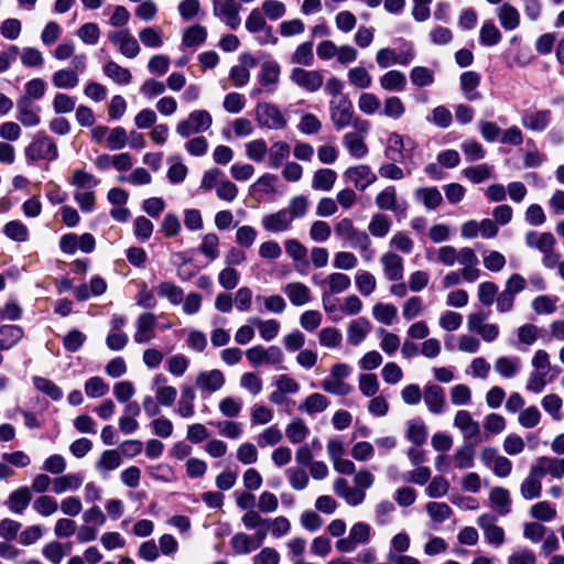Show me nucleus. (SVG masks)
<instances>
[{
  "label": "nucleus",
  "instance_id": "nucleus-1",
  "mask_svg": "<svg viewBox=\"0 0 564 564\" xmlns=\"http://www.w3.org/2000/svg\"><path fill=\"white\" fill-rule=\"evenodd\" d=\"M528 248L538 250L542 253V264L546 269H554L561 259V254L555 251L556 239L552 232L530 230L524 236Z\"/></svg>",
  "mask_w": 564,
  "mask_h": 564
},
{
  "label": "nucleus",
  "instance_id": "nucleus-2",
  "mask_svg": "<svg viewBox=\"0 0 564 564\" xmlns=\"http://www.w3.org/2000/svg\"><path fill=\"white\" fill-rule=\"evenodd\" d=\"M369 122L360 117L355 118L352 121L354 132H347L343 137V145L349 154L356 159L366 156L369 149L365 142L366 134L369 130Z\"/></svg>",
  "mask_w": 564,
  "mask_h": 564
},
{
  "label": "nucleus",
  "instance_id": "nucleus-3",
  "mask_svg": "<svg viewBox=\"0 0 564 564\" xmlns=\"http://www.w3.org/2000/svg\"><path fill=\"white\" fill-rule=\"evenodd\" d=\"M213 124V117L207 110L198 109L192 111L186 119L176 124V133L182 138H189L193 134L207 131Z\"/></svg>",
  "mask_w": 564,
  "mask_h": 564
},
{
  "label": "nucleus",
  "instance_id": "nucleus-4",
  "mask_svg": "<svg viewBox=\"0 0 564 564\" xmlns=\"http://www.w3.org/2000/svg\"><path fill=\"white\" fill-rule=\"evenodd\" d=\"M25 156L31 162L54 161L58 158L57 145L51 137L39 133L33 142L25 148Z\"/></svg>",
  "mask_w": 564,
  "mask_h": 564
},
{
  "label": "nucleus",
  "instance_id": "nucleus-5",
  "mask_svg": "<svg viewBox=\"0 0 564 564\" xmlns=\"http://www.w3.org/2000/svg\"><path fill=\"white\" fill-rule=\"evenodd\" d=\"M453 425L459 430L464 440L470 442V444H478L488 440V435L481 433L479 422L474 420L466 410H459L455 414Z\"/></svg>",
  "mask_w": 564,
  "mask_h": 564
},
{
  "label": "nucleus",
  "instance_id": "nucleus-6",
  "mask_svg": "<svg viewBox=\"0 0 564 564\" xmlns=\"http://www.w3.org/2000/svg\"><path fill=\"white\" fill-rule=\"evenodd\" d=\"M246 29L257 34L256 40L260 45L275 44L278 39L273 35L272 26L265 21V18L260 9H252L246 20Z\"/></svg>",
  "mask_w": 564,
  "mask_h": 564
},
{
  "label": "nucleus",
  "instance_id": "nucleus-7",
  "mask_svg": "<svg viewBox=\"0 0 564 564\" xmlns=\"http://www.w3.org/2000/svg\"><path fill=\"white\" fill-rule=\"evenodd\" d=\"M329 116L337 130H343L348 126H352V121L356 117H354V107L350 99L348 97L330 99Z\"/></svg>",
  "mask_w": 564,
  "mask_h": 564
},
{
  "label": "nucleus",
  "instance_id": "nucleus-8",
  "mask_svg": "<svg viewBox=\"0 0 564 564\" xmlns=\"http://www.w3.org/2000/svg\"><path fill=\"white\" fill-rule=\"evenodd\" d=\"M256 119L260 127L271 130H282L286 127V119L280 109L269 102H260L256 107Z\"/></svg>",
  "mask_w": 564,
  "mask_h": 564
},
{
  "label": "nucleus",
  "instance_id": "nucleus-9",
  "mask_svg": "<svg viewBox=\"0 0 564 564\" xmlns=\"http://www.w3.org/2000/svg\"><path fill=\"white\" fill-rule=\"evenodd\" d=\"M241 4L237 0H213V13L231 30L241 24Z\"/></svg>",
  "mask_w": 564,
  "mask_h": 564
},
{
  "label": "nucleus",
  "instance_id": "nucleus-10",
  "mask_svg": "<svg viewBox=\"0 0 564 564\" xmlns=\"http://www.w3.org/2000/svg\"><path fill=\"white\" fill-rule=\"evenodd\" d=\"M371 528L369 524L365 522L355 523L350 530L347 538H341L336 542L337 551L341 553H351L354 552L359 544H366L370 540Z\"/></svg>",
  "mask_w": 564,
  "mask_h": 564
},
{
  "label": "nucleus",
  "instance_id": "nucleus-11",
  "mask_svg": "<svg viewBox=\"0 0 564 564\" xmlns=\"http://www.w3.org/2000/svg\"><path fill=\"white\" fill-rule=\"evenodd\" d=\"M135 332L133 340L137 344H148L155 338L158 316L152 312H143L135 319Z\"/></svg>",
  "mask_w": 564,
  "mask_h": 564
},
{
  "label": "nucleus",
  "instance_id": "nucleus-12",
  "mask_svg": "<svg viewBox=\"0 0 564 564\" xmlns=\"http://www.w3.org/2000/svg\"><path fill=\"white\" fill-rule=\"evenodd\" d=\"M246 357L254 367H259L263 364L278 365L283 361V354L276 346H270L268 348L260 345L253 346L246 351Z\"/></svg>",
  "mask_w": 564,
  "mask_h": 564
},
{
  "label": "nucleus",
  "instance_id": "nucleus-13",
  "mask_svg": "<svg viewBox=\"0 0 564 564\" xmlns=\"http://www.w3.org/2000/svg\"><path fill=\"white\" fill-rule=\"evenodd\" d=\"M552 122V111L550 109L530 108L523 111L521 124L524 129L533 132L545 131Z\"/></svg>",
  "mask_w": 564,
  "mask_h": 564
},
{
  "label": "nucleus",
  "instance_id": "nucleus-14",
  "mask_svg": "<svg viewBox=\"0 0 564 564\" xmlns=\"http://www.w3.org/2000/svg\"><path fill=\"white\" fill-rule=\"evenodd\" d=\"M498 234V226L494 220L485 218L481 221L468 220L460 227V236L467 239H474L481 236L484 239H490Z\"/></svg>",
  "mask_w": 564,
  "mask_h": 564
},
{
  "label": "nucleus",
  "instance_id": "nucleus-15",
  "mask_svg": "<svg viewBox=\"0 0 564 564\" xmlns=\"http://www.w3.org/2000/svg\"><path fill=\"white\" fill-rule=\"evenodd\" d=\"M290 79L297 87L308 93L317 91L324 83V77L319 70H308L301 67L292 69Z\"/></svg>",
  "mask_w": 564,
  "mask_h": 564
},
{
  "label": "nucleus",
  "instance_id": "nucleus-16",
  "mask_svg": "<svg viewBox=\"0 0 564 564\" xmlns=\"http://www.w3.org/2000/svg\"><path fill=\"white\" fill-rule=\"evenodd\" d=\"M107 36L127 58H134L139 55L141 50L140 45L129 30L111 31Z\"/></svg>",
  "mask_w": 564,
  "mask_h": 564
},
{
  "label": "nucleus",
  "instance_id": "nucleus-17",
  "mask_svg": "<svg viewBox=\"0 0 564 564\" xmlns=\"http://www.w3.org/2000/svg\"><path fill=\"white\" fill-rule=\"evenodd\" d=\"M343 177L360 192H364L369 185L377 181L376 173L366 164L348 167L344 172Z\"/></svg>",
  "mask_w": 564,
  "mask_h": 564
},
{
  "label": "nucleus",
  "instance_id": "nucleus-18",
  "mask_svg": "<svg viewBox=\"0 0 564 564\" xmlns=\"http://www.w3.org/2000/svg\"><path fill=\"white\" fill-rule=\"evenodd\" d=\"M17 119L24 127H36L41 123V107L35 105L33 100L28 97H20L17 100Z\"/></svg>",
  "mask_w": 564,
  "mask_h": 564
},
{
  "label": "nucleus",
  "instance_id": "nucleus-19",
  "mask_svg": "<svg viewBox=\"0 0 564 564\" xmlns=\"http://www.w3.org/2000/svg\"><path fill=\"white\" fill-rule=\"evenodd\" d=\"M423 399L432 414H443L446 410L445 391L441 386L427 384L424 387Z\"/></svg>",
  "mask_w": 564,
  "mask_h": 564
},
{
  "label": "nucleus",
  "instance_id": "nucleus-20",
  "mask_svg": "<svg viewBox=\"0 0 564 564\" xmlns=\"http://www.w3.org/2000/svg\"><path fill=\"white\" fill-rule=\"evenodd\" d=\"M226 379L224 373L218 369L210 371H202L197 375L195 384L205 392L214 393L225 386Z\"/></svg>",
  "mask_w": 564,
  "mask_h": 564
},
{
  "label": "nucleus",
  "instance_id": "nucleus-21",
  "mask_svg": "<svg viewBox=\"0 0 564 564\" xmlns=\"http://www.w3.org/2000/svg\"><path fill=\"white\" fill-rule=\"evenodd\" d=\"M285 252L294 262V269L300 274H306L308 262L307 249L296 239H288L284 242Z\"/></svg>",
  "mask_w": 564,
  "mask_h": 564
},
{
  "label": "nucleus",
  "instance_id": "nucleus-22",
  "mask_svg": "<svg viewBox=\"0 0 564 564\" xmlns=\"http://www.w3.org/2000/svg\"><path fill=\"white\" fill-rule=\"evenodd\" d=\"M478 262V257L475 251L469 247H464L460 257V265L463 269L459 272L464 281L471 283L478 280L480 276V270L477 268Z\"/></svg>",
  "mask_w": 564,
  "mask_h": 564
},
{
  "label": "nucleus",
  "instance_id": "nucleus-23",
  "mask_svg": "<svg viewBox=\"0 0 564 564\" xmlns=\"http://www.w3.org/2000/svg\"><path fill=\"white\" fill-rule=\"evenodd\" d=\"M380 262L388 280L400 281L403 278V259L399 254L391 251L386 252L381 256Z\"/></svg>",
  "mask_w": 564,
  "mask_h": 564
},
{
  "label": "nucleus",
  "instance_id": "nucleus-24",
  "mask_svg": "<svg viewBox=\"0 0 564 564\" xmlns=\"http://www.w3.org/2000/svg\"><path fill=\"white\" fill-rule=\"evenodd\" d=\"M333 490L337 497L344 499L350 507L362 503V494L357 491L354 487H350L348 480L343 477H338L334 480Z\"/></svg>",
  "mask_w": 564,
  "mask_h": 564
},
{
  "label": "nucleus",
  "instance_id": "nucleus-25",
  "mask_svg": "<svg viewBox=\"0 0 564 564\" xmlns=\"http://www.w3.org/2000/svg\"><path fill=\"white\" fill-rule=\"evenodd\" d=\"M497 18L505 31H513L519 28L521 15L519 10L509 2H505L496 9Z\"/></svg>",
  "mask_w": 564,
  "mask_h": 564
},
{
  "label": "nucleus",
  "instance_id": "nucleus-26",
  "mask_svg": "<svg viewBox=\"0 0 564 564\" xmlns=\"http://www.w3.org/2000/svg\"><path fill=\"white\" fill-rule=\"evenodd\" d=\"M293 220L285 209L263 216L261 224L269 232H282L291 228Z\"/></svg>",
  "mask_w": 564,
  "mask_h": 564
},
{
  "label": "nucleus",
  "instance_id": "nucleus-27",
  "mask_svg": "<svg viewBox=\"0 0 564 564\" xmlns=\"http://www.w3.org/2000/svg\"><path fill=\"white\" fill-rule=\"evenodd\" d=\"M480 75L474 70L464 72L459 77L460 90L468 101H475L481 98L477 87L480 84Z\"/></svg>",
  "mask_w": 564,
  "mask_h": 564
},
{
  "label": "nucleus",
  "instance_id": "nucleus-28",
  "mask_svg": "<svg viewBox=\"0 0 564 564\" xmlns=\"http://www.w3.org/2000/svg\"><path fill=\"white\" fill-rule=\"evenodd\" d=\"M31 500V489L26 486H22L10 494L6 505L12 513L22 514L29 507Z\"/></svg>",
  "mask_w": 564,
  "mask_h": 564
},
{
  "label": "nucleus",
  "instance_id": "nucleus-29",
  "mask_svg": "<svg viewBox=\"0 0 564 564\" xmlns=\"http://www.w3.org/2000/svg\"><path fill=\"white\" fill-rule=\"evenodd\" d=\"M347 241L350 248L358 249L360 251L361 257L366 261H371L373 259L375 250L371 248L372 242L366 231L356 228Z\"/></svg>",
  "mask_w": 564,
  "mask_h": 564
},
{
  "label": "nucleus",
  "instance_id": "nucleus-30",
  "mask_svg": "<svg viewBox=\"0 0 564 564\" xmlns=\"http://www.w3.org/2000/svg\"><path fill=\"white\" fill-rule=\"evenodd\" d=\"M376 206L381 210H391L393 213L403 214L406 209L405 205H398L397 192L393 186H389L377 194L375 198Z\"/></svg>",
  "mask_w": 564,
  "mask_h": 564
},
{
  "label": "nucleus",
  "instance_id": "nucleus-31",
  "mask_svg": "<svg viewBox=\"0 0 564 564\" xmlns=\"http://www.w3.org/2000/svg\"><path fill=\"white\" fill-rule=\"evenodd\" d=\"M541 477L535 471V469L530 467L528 476L524 478L520 486V494L523 499L525 500H532L536 499L542 494V482Z\"/></svg>",
  "mask_w": 564,
  "mask_h": 564
},
{
  "label": "nucleus",
  "instance_id": "nucleus-32",
  "mask_svg": "<svg viewBox=\"0 0 564 564\" xmlns=\"http://www.w3.org/2000/svg\"><path fill=\"white\" fill-rule=\"evenodd\" d=\"M283 292L294 306H303L311 301V290L302 282L285 284Z\"/></svg>",
  "mask_w": 564,
  "mask_h": 564
},
{
  "label": "nucleus",
  "instance_id": "nucleus-33",
  "mask_svg": "<svg viewBox=\"0 0 564 564\" xmlns=\"http://www.w3.org/2000/svg\"><path fill=\"white\" fill-rule=\"evenodd\" d=\"M405 141L403 137L397 132H392L388 137L384 155L391 162H401L404 159Z\"/></svg>",
  "mask_w": 564,
  "mask_h": 564
},
{
  "label": "nucleus",
  "instance_id": "nucleus-34",
  "mask_svg": "<svg viewBox=\"0 0 564 564\" xmlns=\"http://www.w3.org/2000/svg\"><path fill=\"white\" fill-rule=\"evenodd\" d=\"M416 200L429 210H433L443 203V196L436 187H419L414 192Z\"/></svg>",
  "mask_w": 564,
  "mask_h": 564
},
{
  "label": "nucleus",
  "instance_id": "nucleus-35",
  "mask_svg": "<svg viewBox=\"0 0 564 564\" xmlns=\"http://www.w3.org/2000/svg\"><path fill=\"white\" fill-rule=\"evenodd\" d=\"M489 500L491 508L497 510L500 516H506L510 512L511 499L506 488H492L489 494Z\"/></svg>",
  "mask_w": 564,
  "mask_h": 564
},
{
  "label": "nucleus",
  "instance_id": "nucleus-36",
  "mask_svg": "<svg viewBox=\"0 0 564 564\" xmlns=\"http://www.w3.org/2000/svg\"><path fill=\"white\" fill-rule=\"evenodd\" d=\"M280 78V66L275 62H265L261 66L259 74L260 84L268 87V91L273 93Z\"/></svg>",
  "mask_w": 564,
  "mask_h": 564
},
{
  "label": "nucleus",
  "instance_id": "nucleus-37",
  "mask_svg": "<svg viewBox=\"0 0 564 564\" xmlns=\"http://www.w3.org/2000/svg\"><path fill=\"white\" fill-rule=\"evenodd\" d=\"M82 485L80 474H67L53 479L52 490L56 495H62L67 490H77Z\"/></svg>",
  "mask_w": 564,
  "mask_h": 564
},
{
  "label": "nucleus",
  "instance_id": "nucleus-38",
  "mask_svg": "<svg viewBox=\"0 0 564 564\" xmlns=\"http://www.w3.org/2000/svg\"><path fill=\"white\" fill-rule=\"evenodd\" d=\"M380 86L388 91H403L406 86L405 75L397 69L383 74L380 79Z\"/></svg>",
  "mask_w": 564,
  "mask_h": 564
},
{
  "label": "nucleus",
  "instance_id": "nucleus-39",
  "mask_svg": "<svg viewBox=\"0 0 564 564\" xmlns=\"http://www.w3.org/2000/svg\"><path fill=\"white\" fill-rule=\"evenodd\" d=\"M369 330L370 323L368 319L361 317L352 321L347 329L348 343L352 346H358L364 341Z\"/></svg>",
  "mask_w": 564,
  "mask_h": 564
},
{
  "label": "nucleus",
  "instance_id": "nucleus-40",
  "mask_svg": "<svg viewBox=\"0 0 564 564\" xmlns=\"http://www.w3.org/2000/svg\"><path fill=\"white\" fill-rule=\"evenodd\" d=\"M23 337V329L17 325H2L0 327V350H8L17 345Z\"/></svg>",
  "mask_w": 564,
  "mask_h": 564
},
{
  "label": "nucleus",
  "instance_id": "nucleus-41",
  "mask_svg": "<svg viewBox=\"0 0 564 564\" xmlns=\"http://www.w3.org/2000/svg\"><path fill=\"white\" fill-rule=\"evenodd\" d=\"M104 73L117 85H128L132 80L131 72L113 61H109L105 64Z\"/></svg>",
  "mask_w": 564,
  "mask_h": 564
},
{
  "label": "nucleus",
  "instance_id": "nucleus-42",
  "mask_svg": "<svg viewBox=\"0 0 564 564\" xmlns=\"http://www.w3.org/2000/svg\"><path fill=\"white\" fill-rule=\"evenodd\" d=\"M337 180V173L332 169H319L315 171L312 180V187L316 191L329 192Z\"/></svg>",
  "mask_w": 564,
  "mask_h": 564
},
{
  "label": "nucleus",
  "instance_id": "nucleus-43",
  "mask_svg": "<svg viewBox=\"0 0 564 564\" xmlns=\"http://www.w3.org/2000/svg\"><path fill=\"white\" fill-rule=\"evenodd\" d=\"M521 360L518 357H499L495 361V370L503 378L510 379L518 375Z\"/></svg>",
  "mask_w": 564,
  "mask_h": 564
},
{
  "label": "nucleus",
  "instance_id": "nucleus-44",
  "mask_svg": "<svg viewBox=\"0 0 564 564\" xmlns=\"http://www.w3.org/2000/svg\"><path fill=\"white\" fill-rule=\"evenodd\" d=\"M291 148L285 141L274 142L270 149H268L269 166L278 169L281 164L289 159Z\"/></svg>",
  "mask_w": 564,
  "mask_h": 564
},
{
  "label": "nucleus",
  "instance_id": "nucleus-45",
  "mask_svg": "<svg viewBox=\"0 0 564 564\" xmlns=\"http://www.w3.org/2000/svg\"><path fill=\"white\" fill-rule=\"evenodd\" d=\"M391 225L392 221L388 215L377 213L371 217L368 225V231L376 238H383L389 234Z\"/></svg>",
  "mask_w": 564,
  "mask_h": 564
},
{
  "label": "nucleus",
  "instance_id": "nucleus-46",
  "mask_svg": "<svg viewBox=\"0 0 564 564\" xmlns=\"http://www.w3.org/2000/svg\"><path fill=\"white\" fill-rule=\"evenodd\" d=\"M230 545L236 554H249L251 551L260 547L256 540L243 532H239L232 535Z\"/></svg>",
  "mask_w": 564,
  "mask_h": 564
},
{
  "label": "nucleus",
  "instance_id": "nucleus-47",
  "mask_svg": "<svg viewBox=\"0 0 564 564\" xmlns=\"http://www.w3.org/2000/svg\"><path fill=\"white\" fill-rule=\"evenodd\" d=\"M249 322L258 327L260 336L265 341L274 339L280 330V323L275 319L262 321L259 317H251Z\"/></svg>",
  "mask_w": 564,
  "mask_h": 564
},
{
  "label": "nucleus",
  "instance_id": "nucleus-48",
  "mask_svg": "<svg viewBox=\"0 0 564 564\" xmlns=\"http://www.w3.org/2000/svg\"><path fill=\"white\" fill-rule=\"evenodd\" d=\"M52 82L56 88L72 89L78 85L79 78L76 70L63 68L53 74Z\"/></svg>",
  "mask_w": 564,
  "mask_h": 564
},
{
  "label": "nucleus",
  "instance_id": "nucleus-49",
  "mask_svg": "<svg viewBox=\"0 0 564 564\" xmlns=\"http://www.w3.org/2000/svg\"><path fill=\"white\" fill-rule=\"evenodd\" d=\"M207 37V30L203 25H192L183 33L182 44L186 47H195L203 44Z\"/></svg>",
  "mask_w": 564,
  "mask_h": 564
},
{
  "label": "nucleus",
  "instance_id": "nucleus-50",
  "mask_svg": "<svg viewBox=\"0 0 564 564\" xmlns=\"http://www.w3.org/2000/svg\"><path fill=\"white\" fill-rule=\"evenodd\" d=\"M329 401L322 393H313L308 395L304 402L300 405V410L312 415L315 413L323 412L327 409Z\"/></svg>",
  "mask_w": 564,
  "mask_h": 564
},
{
  "label": "nucleus",
  "instance_id": "nucleus-51",
  "mask_svg": "<svg viewBox=\"0 0 564 564\" xmlns=\"http://www.w3.org/2000/svg\"><path fill=\"white\" fill-rule=\"evenodd\" d=\"M121 465V457L117 449L104 451L96 462V469L105 473L117 469Z\"/></svg>",
  "mask_w": 564,
  "mask_h": 564
},
{
  "label": "nucleus",
  "instance_id": "nucleus-52",
  "mask_svg": "<svg viewBox=\"0 0 564 564\" xmlns=\"http://www.w3.org/2000/svg\"><path fill=\"white\" fill-rule=\"evenodd\" d=\"M531 466L533 469H535L541 478L546 475H550L553 478H558L556 457L541 456Z\"/></svg>",
  "mask_w": 564,
  "mask_h": 564
},
{
  "label": "nucleus",
  "instance_id": "nucleus-53",
  "mask_svg": "<svg viewBox=\"0 0 564 564\" xmlns=\"http://www.w3.org/2000/svg\"><path fill=\"white\" fill-rule=\"evenodd\" d=\"M347 77L349 84L358 89H367L372 83L371 75L362 66L350 68L347 73Z\"/></svg>",
  "mask_w": 564,
  "mask_h": 564
},
{
  "label": "nucleus",
  "instance_id": "nucleus-54",
  "mask_svg": "<svg viewBox=\"0 0 564 564\" xmlns=\"http://www.w3.org/2000/svg\"><path fill=\"white\" fill-rule=\"evenodd\" d=\"M475 444H466L458 447L454 454V464L457 469H467L474 466Z\"/></svg>",
  "mask_w": 564,
  "mask_h": 564
},
{
  "label": "nucleus",
  "instance_id": "nucleus-55",
  "mask_svg": "<svg viewBox=\"0 0 564 564\" xmlns=\"http://www.w3.org/2000/svg\"><path fill=\"white\" fill-rule=\"evenodd\" d=\"M502 39V34L492 21L484 22L479 31L480 43L485 46L497 45Z\"/></svg>",
  "mask_w": 564,
  "mask_h": 564
},
{
  "label": "nucleus",
  "instance_id": "nucleus-56",
  "mask_svg": "<svg viewBox=\"0 0 564 564\" xmlns=\"http://www.w3.org/2000/svg\"><path fill=\"white\" fill-rule=\"evenodd\" d=\"M158 294L161 297L167 299L172 305H178L183 301L184 292L182 288L173 282H161L158 285Z\"/></svg>",
  "mask_w": 564,
  "mask_h": 564
},
{
  "label": "nucleus",
  "instance_id": "nucleus-57",
  "mask_svg": "<svg viewBox=\"0 0 564 564\" xmlns=\"http://www.w3.org/2000/svg\"><path fill=\"white\" fill-rule=\"evenodd\" d=\"M406 438L416 446H421L426 442L427 430L424 423L411 420L408 422L405 433Z\"/></svg>",
  "mask_w": 564,
  "mask_h": 564
},
{
  "label": "nucleus",
  "instance_id": "nucleus-58",
  "mask_svg": "<svg viewBox=\"0 0 564 564\" xmlns=\"http://www.w3.org/2000/svg\"><path fill=\"white\" fill-rule=\"evenodd\" d=\"M310 433V429L302 419L291 422L285 430L286 437L293 444L303 442Z\"/></svg>",
  "mask_w": 564,
  "mask_h": 564
},
{
  "label": "nucleus",
  "instance_id": "nucleus-59",
  "mask_svg": "<svg viewBox=\"0 0 564 564\" xmlns=\"http://www.w3.org/2000/svg\"><path fill=\"white\" fill-rule=\"evenodd\" d=\"M293 64L311 66L314 62L313 42H304L300 44L291 56Z\"/></svg>",
  "mask_w": 564,
  "mask_h": 564
},
{
  "label": "nucleus",
  "instance_id": "nucleus-60",
  "mask_svg": "<svg viewBox=\"0 0 564 564\" xmlns=\"http://www.w3.org/2000/svg\"><path fill=\"white\" fill-rule=\"evenodd\" d=\"M70 184L76 187L77 191L94 189L99 181L90 173L84 170L74 171Z\"/></svg>",
  "mask_w": 564,
  "mask_h": 564
},
{
  "label": "nucleus",
  "instance_id": "nucleus-61",
  "mask_svg": "<svg viewBox=\"0 0 564 564\" xmlns=\"http://www.w3.org/2000/svg\"><path fill=\"white\" fill-rule=\"evenodd\" d=\"M34 387L46 394L54 401H58L63 397V392L59 387H57L52 380L44 377H34L33 378Z\"/></svg>",
  "mask_w": 564,
  "mask_h": 564
},
{
  "label": "nucleus",
  "instance_id": "nucleus-62",
  "mask_svg": "<svg viewBox=\"0 0 564 564\" xmlns=\"http://www.w3.org/2000/svg\"><path fill=\"white\" fill-rule=\"evenodd\" d=\"M373 317L384 325H391L397 317L398 310L393 304L377 303L372 308Z\"/></svg>",
  "mask_w": 564,
  "mask_h": 564
},
{
  "label": "nucleus",
  "instance_id": "nucleus-63",
  "mask_svg": "<svg viewBox=\"0 0 564 564\" xmlns=\"http://www.w3.org/2000/svg\"><path fill=\"white\" fill-rule=\"evenodd\" d=\"M463 248L457 250L455 247L446 245L437 250V260L446 267H453L456 262L460 264Z\"/></svg>",
  "mask_w": 564,
  "mask_h": 564
},
{
  "label": "nucleus",
  "instance_id": "nucleus-64",
  "mask_svg": "<svg viewBox=\"0 0 564 564\" xmlns=\"http://www.w3.org/2000/svg\"><path fill=\"white\" fill-rule=\"evenodd\" d=\"M219 238L216 234L209 232L203 237L199 247L200 252L210 261H214L219 256Z\"/></svg>",
  "mask_w": 564,
  "mask_h": 564
}]
</instances>
